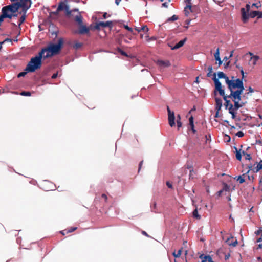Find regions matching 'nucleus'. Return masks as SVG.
Wrapping results in <instances>:
<instances>
[{
    "label": "nucleus",
    "instance_id": "obj_1",
    "mask_svg": "<svg viewBox=\"0 0 262 262\" xmlns=\"http://www.w3.org/2000/svg\"><path fill=\"white\" fill-rule=\"evenodd\" d=\"M212 80L214 82L215 91H218L219 94L223 97L225 101L224 105L226 108H228L229 113L232 115V118L234 119L236 117V111L246 103V102L242 101L241 97V94L245 89L244 86L236 87V90H230V95H225L224 90L222 89L221 82L216 79L215 73H214Z\"/></svg>",
    "mask_w": 262,
    "mask_h": 262
},
{
    "label": "nucleus",
    "instance_id": "obj_2",
    "mask_svg": "<svg viewBox=\"0 0 262 262\" xmlns=\"http://www.w3.org/2000/svg\"><path fill=\"white\" fill-rule=\"evenodd\" d=\"M65 11L66 16L74 21L78 26L77 33L80 35L89 34L90 28L84 24L83 21V18L78 9L70 10L69 6L63 2H60L59 3L58 8L56 11L50 13V15L54 14L57 15L61 11Z\"/></svg>",
    "mask_w": 262,
    "mask_h": 262
},
{
    "label": "nucleus",
    "instance_id": "obj_3",
    "mask_svg": "<svg viewBox=\"0 0 262 262\" xmlns=\"http://www.w3.org/2000/svg\"><path fill=\"white\" fill-rule=\"evenodd\" d=\"M63 45V39L60 38L58 40L57 44L50 43L47 47L42 49L43 58L52 57L58 54L61 51Z\"/></svg>",
    "mask_w": 262,
    "mask_h": 262
},
{
    "label": "nucleus",
    "instance_id": "obj_4",
    "mask_svg": "<svg viewBox=\"0 0 262 262\" xmlns=\"http://www.w3.org/2000/svg\"><path fill=\"white\" fill-rule=\"evenodd\" d=\"M219 80L221 78H224L225 80L226 83L228 85V88L229 90H235L236 87L244 86L243 80L239 78L235 79L234 76H231V79H229L225 73L223 72H219L217 73Z\"/></svg>",
    "mask_w": 262,
    "mask_h": 262
},
{
    "label": "nucleus",
    "instance_id": "obj_5",
    "mask_svg": "<svg viewBox=\"0 0 262 262\" xmlns=\"http://www.w3.org/2000/svg\"><path fill=\"white\" fill-rule=\"evenodd\" d=\"M43 58V52H40L38 55L32 57L28 63L25 71L34 72L36 70L40 69L41 66V59Z\"/></svg>",
    "mask_w": 262,
    "mask_h": 262
},
{
    "label": "nucleus",
    "instance_id": "obj_6",
    "mask_svg": "<svg viewBox=\"0 0 262 262\" xmlns=\"http://www.w3.org/2000/svg\"><path fill=\"white\" fill-rule=\"evenodd\" d=\"M242 14V18L243 21L245 23L247 22L249 17L254 18L257 17L258 18H262V12L258 11H252L249 14H247L244 8L241 9Z\"/></svg>",
    "mask_w": 262,
    "mask_h": 262
},
{
    "label": "nucleus",
    "instance_id": "obj_7",
    "mask_svg": "<svg viewBox=\"0 0 262 262\" xmlns=\"http://www.w3.org/2000/svg\"><path fill=\"white\" fill-rule=\"evenodd\" d=\"M17 3L14 2L11 5H9L3 7L2 10L8 15H12V17H16L17 14L16 13L19 9Z\"/></svg>",
    "mask_w": 262,
    "mask_h": 262
},
{
    "label": "nucleus",
    "instance_id": "obj_8",
    "mask_svg": "<svg viewBox=\"0 0 262 262\" xmlns=\"http://www.w3.org/2000/svg\"><path fill=\"white\" fill-rule=\"evenodd\" d=\"M167 111H168V122L169 124L171 127H172L175 125V117H174V112L172 111H171L169 107L167 106Z\"/></svg>",
    "mask_w": 262,
    "mask_h": 262
},
{
    "label": "nucleus",
    "instance_id": "obj_9",
    "mask_svg": "<svg viewBox=\"0 0 262 262\" xmlns=\"http://www.w3.org/2000/svg\"><path fill=\"white\" fill-rule=\"evenodd\" d=\"M222 107V100L221 98H215V110L216 113L215 116H217L219 112L221 110Z\"/></svg>",
    "mask_w": 262,
    "mask_h": 262
},
{
    "label": "nucleus",
    "instance_id": "obj_10",
    "mask_svg": "<svg viewBox=\"0 0 262 262\" xmlns=\"http://www.w3.org/2000/svg\"><path fill=\"white\" fill-rule=\"evenodd\" d=\"M157 64L159 67H163V68L168 67L171 65L170 62L168 60H158L157 61Z\"/></svg>",
    "mask_w": 262,
    "mask_h": 262
},
{
    "label": "nucleus",
    "instance_id": "obj_11",
    "mask_svg": "<svg viewBox=\"0 0 262 262\" xmlns=\"http://www.w3.org/2000/svg\"><path fill=\"white\" fill-rule=\"evenodd\" d=\"M184 12L186 16H188L190 12L193 13L192 5H186L184 8Z\"/></svg>",
    "mask_w": 262,
    "mask_h": 262
},
{
    "label": "nucleus",
    "instance_id": "obj_12",
    "mask_svg": "<svg viewBox=\"0 0 262 262\" xmlns=\"http://www.w3.org/2000/svg\"><path fill=\"white\" fill-rule=\"evenodd\" d=\"M99 25H101V27L105 28V27H109L110 28H112L113 27V21H107L106 22L100 21Z\"/></svg>",
    "mask_w": 262,
    "mask_h": 262
},
{
    "label": "nucleus",
    "instance_id": "obj_13",
    "mask_svg": "<svg viewBox=\"0 0 262 262\" xmlns=\"http://www.w3.org/2000/svg\"><path fill=\"white\" fill-rule=\"evenodd\" d=\"M215 59L219 62V66H221L222 64L223 61L221 60L220 57V49L218 48L214 54Z\"/></svg>",
    "mask_w": 262,
    "mask_h": 262
},
{
    "label": "nucleus",
    "instance_id": "obj_14",
    "mask_svg": "<svg viewBox=\"0 0 262 262\" xmlns=\"http://www.w3.org/2000/svg\"><path fill=\"white\" fill-rule=\"evenodd\" d=\"M186 41V38H185L183 40H180L178 43L176 44V45L173 47L171 48V49L172 50H176V49L180 48V47H182L184 45Z\"/></svg>",
    "mask_w": 262,
    "mask_h": 262
},
{
    "label": "nucleus",
    "instance_id": "obj_15",
    "mask_svg": "<svg viewBox=\"0 0 262 262\" xmlns=\"http://www.w3.org/2000/svg\"><path fill=\"white\" fill-rule=\"evenodd\" d=\"M135 30L136 31H137L138 32H139V33L141 32V31H143V32H147L149 31L148 28L146 25L142 26L141 28L136 27L135 28Z\"/></svg>",
    "mask_w": 262,
    "mask_h": 262
},
{
    "label": "nucleus",
    "instance_id": "obj_16",
    "mask_svg": "<svg viewBox=\"0 0 262 262\" xmlns=\"http://www.w3.org/2000/svg\"><path fill=\"white\" fill-rule=\"evenodd\" d=\"M233 237H231V238H228L227 240H226V242L227 243V244L229 245H232L234 247L236 246V245L237 244V241L236 239L235 240L234 242H230V240H233Z\"/></svg>",
    "mask_w": 262,
    "mask_h": 262
},
{
    "label": "nucleus",
    "instance_id": "obj_17",
    "mask_svg": "<svg viewBox=\"0 0 262 262\" xmlns=\"http://www.w3.org/2000/svg\"><path fill=\"white\" fill-rule=\"evenodd\" d=\"M249 170H248L247 173H249L250 170L252 171L253 172H257L259 170H257V166L254 167L251 164L248 166Z\"/></svg>",
    "mask_w": 262,
    "mask_h": 262
},
{
    "label": "nucleus",
    "instance_id": "obj_18",
    "mask_svg": "<svg viewBox=\"0 0 262 262\" xmlns=\"http://www.w3.org/2000/svg\"><path fill=\"white\" fill-rule=\"evenodd\" d=\"M234 148L236 150V158L238 160L241 161L242 160V154L241 153V149L238 150L236 147H234Z\"/></svg>",
    "mask_w": 262,
    "mask_h": 262
},
{
    "label": "nucleus",
    "instance_id": "obj_19",
    "mask_svg": "<svg viewBox=\"0 0 262 262\" xmlns=\"http://www.w3.org/2000/svg\"><path fill=\"white\" fill-rule=\"evenodd\" d=\"M223 188L222 191H226V192H229L231 190L230 187L228 186L226 183L223 182Z\"/></svg>",
    "mask_w": 262,
    "mask_h": 262
},
{
    "label": "nucleus",
    "instance_id": "obj_20",
    "mask_svg": "<svg viewBox=\"0 0 262 262\" xmlns=\"http://www.w3.org/2000/svg\"><path fill=\"white\" fill-rule=\"evenodd\" d=\"M177 124L178 129H179L180 127H182V123L181 121V116L180 115L178 114L177 116Z\"/></svg>",
    "mask_w": 262,
    "mask_h": 262
},
{
    "label": "nucleus",
    "instance_id": "obj_21",
    "mask_svg": "<svg viewBox=\"0 0 262 262\" xmlns=\"http://www.w3.org/2000/svg\"><path fill=\"white\" fill-rule=\"evenodd\" d=\"M182 248H181L180 249H179L178 250V251L177 252V253H176L175 251H174L173 253H172V255L173 256L176 257V258H178L179 257H180V256L181 255V254H182Z\"/></svg>",
    "mask_w": 262,
    "mask_h": 262
},
{
    "label": "nucleus",
    "instance_id": "obj_22",
    "mask_svg": "<svg viewBox=\"0 0 262 262\" xmlns=\"http://www.w3.org/2000/svg\"><path fill=\"white\" fill-rule=\"evenodd\" d=\"M245 174H243L242 176H239L237 177V180L238 181H239L240 184H242L245 181V179H244V177H245Z\"/></svg>",
    "mask_w": 262,
    "mask_h": 262
},
{
    "label": "nucleus",
    "instance_id": "obj_23",
    "mask_svg": "<svg viewBox=\"0 0 262 262\" xmlns=\"http://www.w3.org/2000/svg\"><path fill=\"white\" fill-rule=\"evenodd\" d=\"M23 15L20 17L19 20V23H18V25L20 26L21 25L25 20L26 19V13H23Z\"/></svg>",
    "mask_w": 262,
    "mask_h": 262
},
{
    "label": "nucleus",
    "instance_id": "obj_24",
    "mask_svg": "<svg viewBox=\"0 0 262 262\" xmlns=\"http://www.w3.org/2000/svg\"><path fill=\"white\" fill-rule=\"evenodd\" d=\"M193 216L197 219H200L201 216L199 214L197 208L193 211Z\"/></svg>",
    "mask_w": 262,
    "mask_h": 262
},
{
    "label": "nucleus",
    "instance_id": "obj_25",
    "mask_svg": "<svg viewBox=\"0 0 262 262\" xmlns=\"http://www.w3.org/2000/svg\"><path fill=\"white\" fill-rule=\"evenodd\" d=\"M178 19V17L176 15H173L171 17L168 18L167 21H175V20H177Z\"/></svg>",
    "mask_w": 262,
    "mask_h": 262
},
{
    "label": "nucleus",
    "instance_id": "obj_26",
    "mask_svg": "<svg viewBox=\"0 0 262 262\" xmlns=\"http://www.w3.org/2000/svg\"><path fill=\"white\" fill-rule=\"evenodd\" d=\"M259 57L258 56H254L251 58V59L253 61V64L254 65H255L256 63V62L259 59Z\"/></svg>",
    "mask_w": 262,
    "mask_h": 262
},
{
    "label": "nucleus",
    "instance_id": "obj_27",
    "mask_svg": "<svg viewBox=\"0 0 262 262\" xmlns=\"http://www.w3.org/2000/svg\"><path fill=\"white\" fill-rule=\"evenodd\" d=\"M77 227H71L70 229H67L66 233L68 234V233H71V232L75 231L77 229Z\"/></svg>",
    "mask_w": 262,
    "mask_h": 262
},
{
    "label": "nucleus",
    "instance_id": "obj_28",
    "mask_svg": "<svg viewBox=\"0 0 262 262\" xmlns=\"http://www.w3.org/2000/svg\"><path fill=\"white\" fill-rule=\"evenodd\" d=\"M20 95L25 96H30L31 94L30 92L23 91L20 93Z\"/></svg>",
    "mask_w": 262,
    "mask_h": 262
},
{
    "label": "nucleus",
    "instance_id": "obj_29",
    "mask_svg": "<svg viewBox=\"0 0 262 262\" xmlns=\"http://www.w3.org/2000/svg\"><path fill=\"white\" fill-rule=\"evenodd\" d=\"M82 44L81 43L76 42L74 45V48L76 49H77L80 48L81 47H82Z\"/></svg>",
    "mask_w": 262,
    "mask_h": 262
},
{
    "label": "nucleus",
    "instance_id": "obj_30",
    "mask_svg": "<svg viewBox=\"0 0 262 262\" xmlns=\"http://www.w3.org/2000/svg\"><path fill=\"white\" fill-rule=\"evenodd\" d=\"M262 170V160H260L257 165V170Z\"/></svg>",
    "mask_w": 262,
    "mask_h": 262
},
{
    "label": "nucleus",
    "instance_id": "obj_31",
    "mask_svg": "<svg viewBox=\"0 0 262 262\" xmlns=\"http://www.w3.org/2000/svg\"><path fill=\"white\" fill-rule=\"evenodd\" d=\"M118 51L122 55H123V56H126L127 57L128 56V55L127 54V53L123 51V50H122L121 49H118Z\"/></svg>",
    "mask_w": 262,
    "mask_h": 262
},
{
    "label": "nucleus",
    "instance_id": "obj_32",
    "mask_svg": "<svg viewBox=\"0 0 262 262\" xmlns=\"http://www.w3.org/2000/svg\"><path fill=\"white\" fill-rule=\"evenodd\" d=\"M28 71H24V72H20L18 74V76L17 77H23V76H25L26 74H27V73Z\"/></svg>",
    "mask_w": 262,
    "mask_h": 262
},
{
    "label": "nucleus",
    "instance_id": "obj_33",
    "mask_svg": "<svg viewBox=\"0 0 262 262\" xmlns=\"http://www.w3.org/2000/svg\"><path fill=\"white\" fill-rule=\"evenodd\" d=\"M236 135L238 136V137H242L244 136V134L242 131H238L236 134Z\"/></svg>",
    "mask_w": 262,
    "mask_h": 262
},
{
    "label": "nucleus",
    "instance_id": "obj_34",
    "mask_svg": "<svg viewBox=\"0 0 262 262\" xmlns=\"http://www.w3.org/2000/svg\"><path fill=\"white\" fill-rule=\"evenodd\" d=\"M189 125L190 126H192L193 123V117L192 116H191L189 119Z\"/></svg>",
    "mask_w": 262,
    "mask_h": 262
},
{
    "label": "nucleus",
    "instance_id": "obj_35",
    "mask_svg": "<svg viewBox=\"0 0 262 262\" xmlns=\"http://www.w3.org/2000/svg\"><path fill=\"white\" fill-rule=\"evenodd\" d=\"M206 260H207V261L208 262H214V261L212 260V257L208 255V256L206 257Z\"/></svg>",
    "mask_w": 262,
    "mask_h": 262
},
{
    "label": "nucleus",
    "instance_id": "obj_36",
    "mask_svg": "<svg viewBox=\"0 0 262 262\" xmlns=\"http://www.w3.org/2000/svg\"><path fill=\"white\" fill-rule=\"evenodd\" d=\"M124 27L125 29H126L127 30L130 32H133V29L129 27H128L127 25H124Z\"/></svg>",
    "mask_w": 262,
    "mask_h": 262
},
{
    "label": "nucleus",
    "instance_id": "obj_37",
    "mask_svg": "<svg viewBox=\"0 0 262 262\" xmlns=\"http://www.w3.org/2000/svg\"><path fill=\"white\" fill-rule=\"evenodd\" d=\"M166 185L169 188H173L172 184L169 181L166 182Z\"/></svg>",
    "mask_w": 262,
    "mask_h": 262
},
{
    "label": "nucleus",
    "instance_id": "obj_38",
    "mask_svg": "<svg viewBox=\"0 0 262 262\" xmlns=\"http://www.w3.org/2000/svg\"><path fill=\"white\" fill-rule=\"evenodd\" d=\"M245 156V159L246 160H251L252 159V157H251L250 154H247H247Z\"/></svg>",
    "mask_w": 262,
    "mask_h": 262
},
{
    "label": "nucleus",
    "instance_id": "obj_39",
    "mask_svg": "<svg viewBox=\"0 0 262 262\" xmlns=\"http://www.w3.org/2000/svg\"><path fill=\"white\" fill-rule=\"evenodd\" d=\"M191 19H187L185 22V24L186 25H187L186 26H185V27L186 28V29H188V25L190 24V21H191Z\"/></svg>",
    "mask_w": 262,
    "mask_h": 262
},
{
    "label": "nucleus",
    "instance_id": "obj_40",
    "mask_svg": "<svg viewBox=\"0 0 262 262\" xmlns=\"http://www.w3.org/2000/svg\"><path fill=\"white\" fill-rule=\"evenodd\" d=\"M143 160H142V161H141L140 162V163H139V164L138 172H140V170H141V169L142 166V165H143Z\"/></svg>",
    "mask_w": 262,
    "mask_h": 262
},
{
    "label": "nucleus",
    "instance_id": "obj_41",
    "mask_svg": "<svg viewBox=\"0 0 262 262\" xmlns=\"http://www.w3.org/2000/svg\"><path fill=\"white\" fill-rule=\"evenodd\" d=\"M191 130L192 131L193 134H195L196 132V130L194 129V125L193 124L192 126H190Z\"/></svg>",
    "mask_w": 262,
    "mask_h": 262
},
{
    "label": "nucleus",
    "instance_id": "obj_42",
    "mask_svg": "<svg viewBox=\"0 0 262 262\" xmlns=\"http://www.w3.org/2000/svg\"><path fill=\"white\" fill-rule=\"evenodd\" d=\"M208 256V255H204V254H201L200 255L199 258L202 259H206V257Z\"/></svg>",
    "mask_w": 262,
    "mask_h": 262
},
{
    "label": "nucleus",
    "instance_id": "obj_43",
    "mask_svg": "<svg viewBox=\"0 0 262 262\" xmlns=\"http://www.w3.org/2000/svg\"><path fill=\"white\" fill-rule=\"evenodd\" d=\"M192 8L193 10V12H196V11L199 9L198 7L196 5L192 6Z\"/></svg>",
    "mask_w": 262,
    "mask_h": 262
},
{
    "label": "nucleus",
    "instance_id": "obj_44",
    "mask_svg": "<svg viewBox=\"0 0 262 262\" xmlns=\"http://www.w3.org/2000/svg\"><path fill=\"white\" fill-rule=\"evenodd\" d=\"M248 90L249 92L247 93V95H248L249 93H253L254 91V89H252L251 86L249 87Z\"/></svg>",
    "mask_w": 262,
    "mask_h": 262
},
{
    "label": "nucleus",
    "instance_id": "obj_45",
    "mask_svg": "<svg viewBox=\"0 0 262 262\" xmlns=\"http://www.w3.org/2000/svg\"><path fill=\"white\" fill-rule=\"evenodd\" d=\"M101 197L104 199L105 202L107 201V196L105 194H102L101 195Z\"/></svg>",
    "mask_w": 262,
    "mask_h": 262
},
{
    "label": "nucleus",
    "instance_id": "obj_46",
    "mask_svg": "<svg viewBox=\"0 0 262 262\" xmlns=\"http://www.w3.org/2000/svg\"><path fill=\"white\" fill-rule=\"evenodd\" d=\"M246 12L247 11V12H248L249 11L250 9V5L246 4Z\"/></svg>",
    "mask_w": 262,
    "mask_h": 262
},
{
    "label": "nucleus",
    "instance_id": "obj_47",
    "mask_svg": "<svg viewBox=\"0 0 262 262\" xmlns=\"http://www.w3.org/2000/svg\"><path fill=\"white\" fill-rule=\"evenodd\" d=\"M100 27H101V25H99V22L96 24V26H95V28L97 30H99Z\"/></svg>",
    "mask_w": 262,
    "mask_h": 262
},
{
    "label": "nucleus",
    "instance_id": "obj_48",
    "mask_svg": "<svg viewBox=\"0 0 262 262\" xmlns=\"http://www.w3.org/2000/svg\"><path fill=\"white\" fill-rule=\"evenodd\" d=\"M262 229H259L257 231H255V234L257 235H259L260 234V233H262V231H261Z\"/></svg>",
    "mask_w": 262,
    "mask_h": 262
},
{
    "label": "nucleus",
    "instance_id": "obj_49",
    "mask_svg": "<svg viewBox=\"0 0 262 262\" xmlns=\"http://www.w3.org/2000/svg\"><path fill=\"white\" fill-rule=\"evenodd\" d=\"M215 3L219 4H220L221 3H222L224 0H213Z\"/></svg>",
    "mask_w": 262,
    "mask_h": 262
},
{
    "label": "nucleus",
    "instance_id": "obj_50",
    "mask_svg": "<svg viewBox=\"0 0 262 262\" xmlns=\"http://www.w3.org/2000/svg\"><path fill=\"white\" fill-rule=\"evenodd\" d=\"M57 76H58V72L53 74V75L52 76V78L55 79L57 77Z\"/></svg>",
    "mask_w": 262,
    "mask_h": 262
},
{
    "label": "nucleus",
    "instance_id": "obj_51",
    "mask_svg": "<svg viewBox=\"0 0 262 262\" xmlns=\"http://www.w3.org/2000/svg\"><path fill=\"white\" fill-rule=\"evenodd\" d=\"M212 72H210H210H208L207 73V76L208 77H211L212 75L213 76V74H214V73H213V74H212ZM213 78V77H212V78Z\"/></svg>",
    "mask_w": 262,
    "mask_h": 262
},
{
    "label": "nucleus",
    "instance_id": "obj_52",
    "mask_svg": "<svg viewBox=\"0 0 262 262\" xmlns=\"http://www.w3.org/2000/svg\"><path fill=\"white\" fill-rule=\"evenodd\" d=\"M248 179L250 180V181H253L254 180V177L253 176H249L248 175Z\"/></svg>",
    "mask_w": 262,
    "mask_h": 262
},
{
    "label": "nucleus",
    "instance_id": "obj_53",
    "mask_svg": "<svg viewBox=\"0 0 262 262\" xmlns=\"http://www.w3.org/2000/svg\"><path fill=\"white\" fill-rule=\"evenodd\" d=\"M4 229H5V228H4V226L3 225V224L0 223V232L3 231L4 230Z\"/></svg>",
    "mask_w": 262,
    "mask_h": 262
},
{
    "label": "nucleus",
    "instance_id": "obj_54",
    "mask_svg": "<svg viewBox=\"0 0 262 262\" xmlns=\"http://www.w3.org/2000/svg\"><path fill=\"white\" fill-rule=\"evenodd\" d=\"M224 192V191H222V189L220 190V191H219L217 192V195L219 196H221L222 195V193Z\"/></svg>",
    "mask_w": 262,
    "mask_h": 262
},
{
    "label": "nucleus",
    "instance_id": "obj_55",
    "mask_svg": "<svg viewBox=\"0 0 262 262\" xmlns=\"http://www.w3.org/2000/svg\"><path fill=\"white\" fill-rule=\"evenodd\" d=\"M240 72H241V74L242 75L243 78H244V72L243 68H241Z\"/></svg>",
    "mask_w": 262,
    "mask_h": 262
},
{
    "label": "nucleus",
    "instance_id": "obj_56",
    "mask_svg": "<svg viewBox=\"0 0 262 262\" xmlns=\"http://www.w3.org/2000/svg\"><path fill=\"white\" fill-rule=\"evenodd\" d=\"M191 1V0H186L185 2L187 3V5H192Z\"/></svg>",
    "mask_w": 262,
    "mask_h": 262
},
{
    "label": "nucleus",
    "instance_id": "obj_57",
    "mask_svg": "<svg viewBox=\"0 0 262 262\" xmlns=\"http://www.w3.org/2000/svg\"><path fill=\"white\" fill-rule=\"evenodd\" d=\"M208 72L210 71V72H212V67L211 66H209L208 67Z\"/></svg>",
    "mask_w": 262,
    "mask_h": 262
},
{
    "label": "nucleus",
    "instance_id": "obj_58",
    "mask_svg": "<svg viewBox=\"0 0 262 262\" xmlns=\"http://www.w3.org/2000/svg\"><path fill=\"white\" fill-rule=\"evenodd\" d=\"M66 231H67V229L66 230H63V231H61L60 232V233L63 235H64L66 233Z\"/></svg>",
    "mask_w": 262,
    "mask_h": 262
},
{
    "label": "nucleus",
    "instance_id": "obj_59",
    "mask_svg": "<svg viewBox=\"0 0 262 262\" xmlns=\"http://www.w3.org/2000/svg\"><path fill=\"white\" fill-rule=\"evenodd\" d=\"M11 41V39H9V38H6L5 40H4L3 42H2L1 43V44H3L6 41Z\"/></svg>",
    "mask_w": 262,
    "mask_h": 262
},
{
    "label": "nucleus",
    "instance_id": "obj_60",
    "mask_svg": "<svg viewBox=\"0 0 262 262\" xmlns=\"http://www.w3.org/2000/svg\"><path fill=\"white\" fill-rule=\"evenodd\" d=\"M256 144H262V141L260 140H257L256 141Z\"/></svg>",
    "mask_w": 262,
    "mask_h": 262
},
{
    "label": "nucleus",
    "instance_id": "obj_61",
    "mask_svg": "<svg viewBox=\"0 0 262 262\" xmlns=\"http://www.w3.org/2000/svg\"><path fill=\"white\" fill-rule=\"evenodd\" d=\"M230 64V61L227 62L226 63H224L225 68H227Z\"/></svg>",
    "mask_w": 262,
    "mask_h": 262
},
{
    "label": "nucleus",
    "instance_id": "obj_62",
    "mask_svg": "<svg viewBox=\"0 0 262 262\" xmlns=\"http://www.w3.org/2000/svg\"><path fill=\"white\" fill-rule=\"evenodd\" d=\"M103 17L104 18V19H106L107 17V13H104L103 15Z\"/></svg>",
    "mask_w": 262,
    "mask_h": 262
},
{
    "label": "nucleus",
    "instance_id": "obj_63",
    "mask_svg": "<svg viewBox=\"0 0 262 262\" xmlns=\"http://www.w3.org/2000/svg\"><path fill=\"white\" fill-rule=\"evenodd\" d=\"M121 0H115V3L117 5H118L119 3H120Z\"/></svg>",
    "mask_w": 262,
    "mask_h": 262
},
{
    "label": "nucleus",
    "instance_id": "obj_64",
    "mask_svg": "<svg viewBox=\"0 0 262 262\" xmlns=\"http://www.w3.org/2000/svg\"><path fill=\"white\" fill-rule=\"evenodd\" d=\"M257 249H262V244H259L258 245Z\"/></svg>",
    "mask_w": 262,
    "mask_h": 262
}]
</instances>
